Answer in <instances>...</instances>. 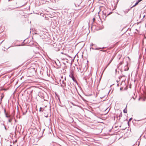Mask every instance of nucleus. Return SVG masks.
<instances>
[{
    "label": "nucleus",
    "mask_w": 146,
    "mask_h": 146,
    "mask_svg": "<svg viewBox=\"0 0 146 146\" xmlns=\"http://www.w3.org/2000/svg\"><path fill=\"white\" fill-rule=\"evenodd\" d=\"M4 112H5V115L6 117H7V118H9V117H10V115H7V114L6 113V110H4Z\"/></svg>",
    "instance_id": "39448f33"
},
{
    "label": "nucleus",
    "mask_w": 146,
    "mask_h": 146,
    "mask_svg": "<svg viewBox=\"0 0 146 146\" xmlns=\"http://www.w3.org/2000/svg\"><path fill=\"white\" fill-rule=\"evenodd\" d=\"M10 0H9L8 1H10Z\"/></svg>",
    "instance_id": "b1692460"
},
{
    "label": "nucleus",
    "mask_w": 146,
    "mask_h": 146,
    "mask_svg": "<svg viewBox=\"0 0 146 146\" xmlns=\"http://www.w3.org/2000/svg\"><path fill=\"white\" fill-rule=\"evenodd\" d=\"M62 80H64V81L66 80V77H65L63 78V76H62L61 77Z\"/></svg>",
    "instance_id": "6e6552de"
},
{
    "label": "nucleus",
    "mask_w": 146,
    "mask_h": 146,
    "mask_svg": "<svg viewBox=\"0 0 146 146\" xmlns=\"http://www.w3.org/2000/svg\"><path fill=\"white\" fill-rule=\"evenodd\" d=\"M135 121H140L141 120H136V119H135Z\"/></svg>",
    "instance_id": "4468645a"
},
{
    "label": "nucleus",
    "mask_w": 146,
    "mask_h": 146,
    "mask_svg": "<svg viewBox=\"0 0 146 146\" xmlns=\"http://www.w3.org/2000/svg\"><path fill=\"white\" fill-rule=\"evenodd\" d=\"M133 98L134 100L135 99V98H134V97H133Z\"/></svg>",
    "instance_id": "6ab92c4d"
},
{
    "label": "nucleus",
    "mask_w": 146,
    "mask_h": 146,
    "mask_svg": "<svg viewBox=\"0 0 146 146\" xmlns=\"http://www.w3.org/2000/svg\"><path fill=\"white\" fill-rule=\"evenodd\" d=\"M140 98H139V100H140Z\"/></svg>",
    "instance_id": "aec40b11"
},
{
    "label": "nucleus",
    "mask_w": 146,
    "mask_h": 146,
    "mask_svg": "<svg viewBox=\"0 0 146 146\" xmlns=\"http://www.w3.org/2000/svg\"><path fill=\"white\" fill-rule=\"evenodd\" d=\"M120 90H121V88L120 89Z\"/></svg>",
    "instance_id": "4be33fe9"
},
{
    "label": "nucleus",
    "mask_w": 146,
    "mask_h": 146,
    "mask_svg": "<svg viewBox=\"0 0 146 146\" xmlns=\"http://www.w3.org/2000/svg\"><path fill=\"white\" fill-rule=\"evenodd\" d=\"M3 125L4 126V128H5V129L6 130H7V129L6 128V127H5V125L4 124H3Z\"/></svg>",
    "instance_id": "9b49d317"
},
{
    "label": "nucleus",
    "mask_w": 146,
    "mask_h": 146,
    "mask_svg": "<svg viewBox=\"0 0 146 146\" xmlns=\"http://www.w3.org/2000/svg\"><path fill=\"white\" fill-rule=\"evenodd\" d=\"M74 5H75L76 6V5L75 4H74Z\"/></svg>",
    "instance_id": "412c9836"
},
{
    "label": "nucleus",
    "mask_w": 146,
    "mask_h": 146,
    "mask_svg": "<svg viewBox=\"0 0 146 146\" xmlns=\"http://www.w3.org/2000/svg\"><path fill=\"white\" fill-rule=\"evenodd\" d=\"M60 82L61 86L63 88H64L66 86V83L64 81V80H62L61 79L60 80Z\"/></svg>",
    "instance_id": "f257e3e1"
},
{
    "label": "nucleus",
    "mask_w": 146,
    "mask_h": 146,
    "mask_svg": "<svg viewBox=\"0 0 146 146\" xmlns=\"http://www.w3.org/2000/svg\"><path fill=\"white\" fill-rule=\"evenodd\" d=\"M101 50V51H102V50Z\"/></svg>",
    "instance_id": "393cba45"
},
{
    "label": "nucleus",
    "mask_w": 146,
    "mask_h": 146,
    "mask_svg": "<svg viewBox=\"0 0 146 146\" xmlns=\"http://www.w3.org/2000/svg\"><path fill=\"white\" fill-rule=\"evenodd\" d=\"M93 22H94L95 20V19L94 18L93 19Z\"/></svg>",
    "instance_id": "ddd939ff"
},
{
    "label": "nucleus",
    "mask_w": 146,
    "mask_h": 146,
    "mask_svg": "<svg viewBox=\"0 0 146 146\" xmlns=\"http://www.w3.org/2000/svg\"><path fill=\"white\" fill-rule=\"evenodd\" d=\"M143 0H138L137 1V2L136 3H135V4L133 6H132V7H131V8H130V9H131L133 7H135V6L136 5H138V3L140 2H141V1H142Z\"/></svg>",
    "instance_id": "f03ea898"
},
{
    "label": "nucleus",
    "mask_w": 146,
    "mask_h": 146,
    "mask_svg": "<svg viewBox=\"0 0 146 146\" xmlns=\"http://www.w3.org/2000/svg\"><path fill=\"white\" fill-rule=\"evenodd\" d=\"M46 117H47V116H46Z\"/></svg>",
    "instance_id": "5701e85b"
},
{
    "label": "nucleus",
    "mask_w": 146,
    "mask_h": 146,
    "mask_svg": "<svg viewBox=\"0 0 146 146\" xmlns=\"http://www.w3.org/2000/svg\"><path fill=\"white\" fill-rule=\"evenodd\" d=\"M12 119H9V120H8V121L9 122H11V121H12Z\"/></svg>",
    "instance_id": "9d476101"
},
{
    "label": "nucleus",
    "mask_w": 146,
    "mask_h": 146,
    "mask_svg": "<svg viewBox=\"0 0 146 146\" xmlns=\"http://www.w3.org/2000/svg\"><path fill=\"white\" fill-rule=\"evenodd\" d=\"M70 77L71 78L72 80H73L74 81H75V78L74 76L73 75V74L72 73H71L69 75Z\"/></svg>",
    "instance_id": "7ed1b4c3"
},
{
    "label": "nucleus",
    "mask_w": 146,
    "mask_h": 146,
    "mask_svg": "<svg viewBox=\"0 0 146 146\" xmlns=\"http://www.w3.org/2000/svg\"><path fill=\"white\" fill-rule=\"evenodd\" d=\"M3 98V97H1V101L2 99Z\"/></svg>",
    "instance_id": "a211bd4d"
},
{
    "label": "nucleus",
    "mask_w": 146,
    "mask_h": 146,
    "mask_svg": "<svg viewBox=\"0 0 146 146\" xmlns=\"http://www.w3.org/2000/svg\"><path fill=\"white\" fill-rule=\"evenodd\" d=\"M112 61V60H111L110 62H109V63H108V64H110V63Z\"/></svg>",
    "instance_id": "f8f14e48"
},
{
    "label": "nucleus",
    "mask_w": 146,
    "mask_h": 146,
    "mask_svg": "<svg viewBox=\"0 0 146 146\" xmlns=\"http://www.w3.org/2000/svg\"><path fill=\"white\" fill-rule=\"evenodd\" d=\"M109 64H108L107 65V66H106V67L104 69L103 71V72H104L105 71V70L107 68V67L108 66V65H109Z\"/></svg>",
    "instance_id": "1a4fd4ad"
},
{
    "label": "nucleus",
    "mask_w": 146,
    "mask_h": 146,
    "mask_svg": "<svg viewBox=\"0 0 146 146\" xmlns=\"http://www.w3.org/2000/svg\"><path fill=\"white\" fill-rule=\"evenodd\" d=\"M131 9H127L126 10H124V12L125 13H127Z\"/></svg>",
    "instance_id": "0eeeda50"
},
{
    "label": "nucleus",
    "mask_w": 146,
    "mask_h": 146,
    "mask_svg": "<svg viewBox=\"0 0 146 146\" xmlns=\"http://www.w3.org/2000/svg\"><path fill=\"white\" fill-rule=\"evenodd\" d=\"M42 108L40 107V109H39V111H41V109H42Z\"/></svg>",
    "instance_id": "dca6fc26"
},
{
    "label": "nucleus",
    "mask_w": 146,
    "mask_h": 146,
    "mask_svg": "<svg viewBox=\"0 0 146 146\" xmlns=\"http://www.w3.org/2000/svg\"><path fill=\"white\" fill-rule=\"evenodd\" d=\"M111 13H109L107 15V16H108V15H109Z\"/></svg>",
    "instance_id": "f3484780"
},
{
    "label": "nucleus",
    "mask_w": 146,
    "mask_h": 146,
    "mask_svg": "<svg viewBox=\"0 0 146 146\" xmlns=\"http://www.w3.org/2000/svg\"><path fill=\"white\" fill-rule=\"evenodd\" d=\"M127 105L126 107L123 110V112L125 113H126L127 112Z\"/></svg>",
    "instance_id": "423d86ee"
},
{
    "label": "nucleus",
    "mask_w": 146,
    "mask_h": 146,
    "mask_svg": "<svg viewBox=\"0 0 146 146\" xmlns=\"http://www.w3.org/2000/svg\"><path fill=\"white\" fill-rule=\"evenodd\" d=\"M132 119V118H130L129 120V121H130Z\"/></svg>",
    "instance_id": "2eb2a0df"
},
{
    "label": "nucleus",
    "mask_w": 146,
    "mask_h": 146,
    "mask_svg": "<svg viewBox=\"0 0 146 146\" xmlns=\"http://www.w3.org/2000/svg\"><path fill=\"white\" fill-rule=\"evenodd\" d=\"M93 44H92V45H90V48H92V49H93V50H94H94H99V49H101V48H95V49H94V48H92V46H93Z\"/></svg>",
    "instance_id": "20e7f679"
}]
</instances>
